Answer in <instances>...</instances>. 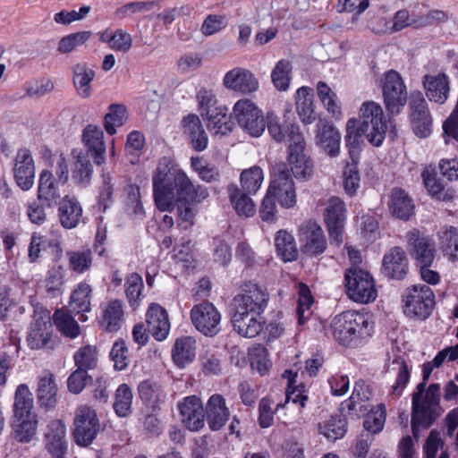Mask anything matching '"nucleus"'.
I'll list each match as a JSON object with an SVG mask.
<instances>
[{
  "mask_svg": "<svg viewBox=\"0 0 458 458\" xmlns=\"http://www.w3.org/2000/svg\"><path fill=\"white\" fill-rule=\"evenodd\" d=\"M269 300L267 291L254 283L244 285L242 292L233 299L232 323L242 336L252 338L264 329L263 313Z\"/></svg>",
  "mask_w": 458,
  "mask_h": 458,
  "instance_id": "nucleus-1",
  "label": "nucleus"
},
{
  "mask_svg": "<svg viewBox=\"0 0 458 458\" xmlns=\"http://www.w3.org/2000/svg\"><path fill=\"white\" fill-rule=\"evenodd\" d=\"M193 182L187 174L178 168L170 157H162L153 176V195L158 209H168L174 199V193L188 195L193 191Z\"/></svg>",
  "mask_w": 458,
  "mask_h": 458,
  "instance_id": "nucleus-2",
  "label": "nucleus"
},
{
  "mask_svg": "<svg viewBox=\"0 0 458 458\" xmlns=\"http://www.w3.org/2000/svg\"><path fill=\"white\" fill-rule=\"evenodd\" d=\"M387 124L381 106L376 102H365L360 108V118L350 119L346 124V141L364 135L370 144L379 147L386 137Z\"/></svg>",
  "mask_w": 458,
  "mask_h": 458,
  "instance_id": "nucleus-3",
  "label": "nucleus"
},
{
  "mask_svg": "<svg viewBox=\"0 0 458 458\" xmlns=\"http://www.w3.org/2000/svg\"><path fill=\"white\" fill-rule=\"evenodd\" d=\"M441 387L438 383L423 386L418 384L411 398V429L415 437L420 429L429 428L439 418L444 408L440 404Z\"/></svg>",
  "mask_w": 458,
  "mask_h": 458,
  "instance_id": "nucleus-4",
  "label": "nucleus"
},
{
  "mask_svg": "<svg viewBox=\"0 0 458 458\" xmlns=\"http://www.w3.org/2000/svg\"><path fill=\"white\" fill-rule=\"evenodd\" d=\"M331 327L334 338L340 344L349 346L359 338L369 335L373 323L366 314L348 310L335 316Z\"/></svg>",
  "mask_w": 458,
  "mask_h": 458,
  "instance_id": "nucleus-5",
  "label": "nucleus"
},
{
  "mask_svg": "<svg viewBox=\"0 0 458 458\" xmlns=\"http://www.w3.org/2000/svg\"><path fill=\"white\" fill-rule=\"evenodd\" d=\"M208 189L201 185H193V191L188 195L180 196L174 193V199L171 201V207L168 209H159L160 211H172L176 207L177 226L182 230H188L194 225V219L197 215V205L208 197Z\"/></svg>",
  "mask_w": 458,
  "mask_h": 458,
  "instance_id": "nucleus-6",
  "label": "nucleus"
},
{
  "mask_svg": "<svg viewBox=\"0 0 458 458\" xmlns=\"http://www.w3.org/2000/svg\"><path fill=\"white\" fill-rule=\"evenodd\" d=\"M403 303V312L407 317L425 320L435 307V294L426 284H414L404 291Z\"/></svg>",
  "mask_w": 458,
  "mask_h": 458,
  "instance_id": "nucleus-7",
  "label": "nucleus"
},
{
  "mask_svg": "<svg viewBox=\"0 0 458 458\" xmlns=\"http://www.w3.org/2000/svg\"><path fill=\"white\" fill-rule=\"evenodd\" d=\"M232 114L245 133L254 138L263 134L266 129L263 111L252 99H238L233 106Z\"/></svg>",
  "mask_w": 458,
  "mask_h": 458,
  "instance_id": "nucleus-8",
  "label": "nucleus"
},
{
  "mask_svg": "<svg viewBox=\"0 0 458 458\" xmlns=\"http://www.w3.org/2000/svg\"><path fill=\"white\" fill-rule=\"evenodd\" d=\"M346 293L356 302L369 303L377 297L374 279L371 275L356 267H352L344 274Z\"/></svg>",
  "mask_w": 458,
  "mask_h": 458,
  "instance_id": "nucleus-9",
  "label": "nucleus"
},
{
  "mask_svg": "<svg viewBox=\"0 0 458 458\" xmlns=\"http://www.w3.org/2000/svg\"><path fill=\"white\" fill-rule=\"evenodd\" d=\"M267 193L277 199L283 208H290L296 204L294 182L284 163L275 166L273 178Z\"/></svg>",
  "mask_w": 458,
  "mask_h": 458,
  "instance_id": "nucleus-10",
  "label": "nucleus"
},
{
  "mask_svg": "<svg viewBox=\"0 0 458 458\" xmlns=\"http://www.w3.org/2000/svg\"><path fill=\"white\" fill-rule=\"evenodd\" d=\"M382 94L386 110L391 114H399L407 102V89L404 81L394 70L383 76Z\"/></svg>",
  "mask_w": 458,
  "mask_h": 458,
  "instance_id": "nucleus-11",
  "label": "nucleus"
},
{
  "mask_svg": "<svg viewBox=\"0 0 458 458\" xmlns=\"http://www.w3.org/2000/svg\"><path fill=\"white\" fill-rule=\"evenodd\" d=\"M73 426L74 440L77 445L84 447L93 442L100 429L96 411L87 405H81L76 410Z\"/></svg>",
  "mask_w": 458,
  "mask_h": 458,
  "instance_id": "nucleus-12",
  "label": "nucleus"
},
{
  "mask_svg": "<svg viewBox=\"0 0 458 458\" xmlns=\"http://www.w3.org/2000/svg\"><path fill=\"white\" fill-rule=\"evenodd\" d=\"M345 213V204L340 198L332 197L327 200L324 220L331 244L340 246L344 241Z\"/></svg>",
  "mask_w": 458,
  "mask_h": 458,
  "instance_id": "nucleus-13",
  "label": "nucleus"
},
{
  "mask_svg": "<svg viewBox=\"0 0 458 458\" xmlns=\"http://www.w3.org/2000/svg\"><path fill=\"white\" fill-rule=\"evenodd\" d=\"M192 324L198 331L207 336H214L220 331L221 314L215 305L204 301L192 307Z\"/></svg>",
  "mask_w": 458,
  "mask_h": 458,
  "instance_id": "nucleus-14",
  "label": "nucleus"
},
{
  "mask_svg": "<svg viewBox=\"0 0 458 458\" xmlns=\"http://www.w3.org/2000/svg\"><path fill=\"white\" fill-rule=\"evenodd\" d=\"M301 250L310 257H317L325 252L327 241L322 227L315 221L309 220L299 228Z\"/></svg>",
  "mask_w": 458,
  "mask_h": 458,
  "instance_id": "nucleus-15",
  "label": "nucleus"
},
{
  "mask_svg": "<svg viewBox=\"0 0 458 458\" xmlns=\"http://www.w3.org/2000/svg\"><path fill=\"white\" fill-rule=\"evenodd\" d=\"M223 86L233 92L252 95L259 89V81L251 71L237 66L225 72Z\"/></svg>",
  "mask_w": 458,
  "mask_h": 458,
  "instance_id": "nucleus-16",
  "label": "nucleus"
},
{
  "mask_svg": "<svg viewBox=\"0 0 458 458\" xmlns=\"http://www.w3.org/2000/svg\"><path fill=\"white\" fill-rule=\"evenodd\" d=\"M308 396L304 394V391L300 388H290L287 389L285 394V401L284 403H278L276 404L275 411L272 408L273 402L270 398L265 397L260 400L259 405V422L261 428H268L273 424L274 412L278 411L279 408L284 407L286 403L292 402L293 403H299L301 408H304Z\"/></svg>",
  "mask_w": 458,
  "mask_h": 458,
  "instance_id": "nucleus-17",
  "label": "nucleus"
},
{
  "mask_svg": "<svg viewBox=\"0 0 458 458\" xmlns=\"http://www.w3.org/2000/svg\"><path fill=\"white\" fill-rule=\"evenodd\" d=\"M411 121L416 135L428 137L431 132L432 118L421 92L413 93L410 101Z\"/></svg>",
  "mask_w": 458,
  "mask_h": 458,
  "instance_id": "nucleus-18",
  "label": "nucleus"
},
{
  "mask_svg": "<svg viewBox=\"0 0 458 458\" xmlns=\"http://www.w3.org/2000/svg\"><path fill=\"white\" fill-rule=\"evenodd\" d=\"M177 408L182 422L191 431H199L205 425V414L202 401L197 395L186 396L179 402Z\"/></svg>",
  "mask_w": 458,
  "mask_h": 458,
  "instance_id": "nucleus-19",
  "label": "nucleus"
},
{
  "mask_svg": "<svg viewBox=\"0 0 458 458\" xmlns=\"http://www.w3.org/2000/svg\"><path fill=\"white\" fill-rule=\"evenodd\" d=\"M45 448L51 458H66L68 442L66 428L60 420H52L47 428L44 436Z\"/></svg>",
  "mask_w": 458,
  "mask_h": 458,
  "instance_id": "nucleus-20",
  "label": "nucleus"
},
{
  "mask_svg": "<svg viewBox=\"0 0 458 458\" xmlns=\"http://www.w3.org/2000/svg\"><path fill=\"white\" fill-rule=\"evenodd\" d=\"M13 175L17 185L23 191L32 188L35 179V164L29 149L18 150L14 157Z\"/></svg>",
  "mask_w": 458,
  "mask_h": 458,
  "instance_id": "nucleus-21",
  "label": "nucleus"
},
{
  "mask_svg": "<svg viewBox=\"0 0 458 458\" xmlns=\"http://www.w3.org/2000/svg\"><path fill=\"white\" fill-rule=\"evenodd\" d=\"M61 183L50 169H43L38 177V199L48 208L55 207L61 201Z\"/></svg>",
  "mask_w": 458,
  "mask_h": 458,
  "instance_id": "nucleus-22",
  "label": "nucleus"
},
{
  "mask_svg": "<svg viewBox=\"0 0 458 458\" xmlns=\"http://www.w3.org/2000/svg\"><path fill=\"white\" fill-rule=\"evenodd\" d=\"M27 344L32 350L53 348L51 324L47 316H39L31 322L27 335Z\"/></svg>",
  "mask_w": 458,
  "mask_h": 458,
  "instance_id": "nucleus-23",
  "label": "nucleus"
},
{
  "mask_svg": "<svg viewBox=\"0 0 458 458\" xmlns=\"http://www.w3.org/2000/svg\"><path fill=\"white\" fill-rule=\"evenodd\" d=\"M409 246L420 266H431L435 258V244L428 237L422 236L419 230L413 229L407 233Z\"/></svg>",
  "mask_w": 458,
  "mask_h": 458,
  "instance_id": "nucleus-24",
  "label": "nucleus"
},
{
  "mask_svg": "<svg viewBox=\"0 0 458 458\" xmlns=\"http://www.w3.org/2000/svg\"><path fill=\"white\" fill-rule=\"evenodd\" d=\"M204 414L211 430L221 429L230 417V411L224 396L219 394H212L206 403Z\"/></svg>",
  "mask_w": 458,
  "mask_h": 458,
  "instance_id": "nucleus-25",
  "label": "nucleus"
},
{
  "mask_svg": "<svg viewBox=\"0 0 458 458\" xmlns=\"http://www.w3.org/2000/svg\"><path fill=\"white\" fill-rule=\"evenodd\" d=\"M81 140L87 152L92 156L95 164H104L106 144L102 129L93 124L87 125L82 131Z\"/></svg>",
  "mask_w": 458,
  "mask_h": 458,
  "instance_id": "nucleus-26",
  "label": "nucleus"
},
{
  "mask_svg": "<svg viewBox=\"0 0 458 458\" xmlns=\"http://www.w3.org/2000/svg\"><path fill=\"white\" fill-rule=\"evenodd\" d=\"M316 140L330 157H336L339 155L341 134L330 123L320 120L317 123Z\"/></svg>",
  "mask_w": 458,
  "mask_h": 458,
  "instance_id": "nucleus-27",
  "label": "nucleus"
},
{
  "mask_svg": "<svg viewBox=\"0 0 458 458\" xmlns=\"http://www.w3.org/2000/svg\"><path fill=\"white\" fill-rule=\"evenodd\" d=\"M148 332L157 341L165 340L170 331L167 311L159 304L152 303L146 313Z\"/></svg>",
  "mask_w": 458,
  "mask_h": 458,
  "instance_id": "nucleus-28",
  "label": "nucleus"
},
{
  "mask_svg": "<svg viewBox=\"0 0 458 458\" xmlns=\"http://www.w3.org/2000/svg\"><path fill=\"white\" fill-rule=\"evenodd\" d=\"M382 271L392 279L401 280L408 272V259L401 247L392 248L385 254L382 261Z\"/></svg>",
  "mask_w": 458,
  "mask_h": 458,
  "instance_id": "nucleus-29",
  "label": "nucleus"
},
{
  "mask_svg": "<svg viewBox=\"0 0 458 458\" xmlns=\"http://www.w3.org/2000/svg\"><path fill=\"white\" fill-rule=\"evenodd\" d=\"M72 157L73 159L72 180L80 187H87L90 183L93 175V165L89 155L81 149L74 148L72 150Z\"/></svg>",
  "mask_w": 458,
  "mask_h": 458,
  "instance_id": "nucleus-30",
  "label": "nucleus"
},
{
  "mask_svg": "<svg viewBox=\"0 0 458 458\" xmlns=\"http://www.w3.org/2000/svg\"><path fill=\"white\" fill-rule=\"evenodd\" d=\"M426 96L430 101L444 104L449 96V81L445 73L427 74L423 78Z\"/></svg>",
  "mask_w": 458,
  "mask_h": 458,
  "instance_id": "nucleus-31",
  "label": "nucleus"
},
{
  "mask_svg": "<svg viewBox=\"0 0 458 458\" xmlns=\"http://www.w3.org/2000/svg\"><path fill=\"white\" fill-rule=\"evenodd\" d=\"M123 321V305L120 300H111L101 306L100 327L106 332L118 331Z\"/></svg>",
  "mask_w": 458,
  "mask_h": 458,
  "instance_id": "nucleus-32",
  "label": "nucleus"
},
{
  "mask_svg": "<svg viewBox=\"0 0 458 458\" xmlns=\"http://www.w3.org/2000/svg\"><path fill=\"white\" fill-rule=\"evenodd\" d=\"M58 203V216L62 226L66 229L75 228L82 217V208L78 199L66 195Z\"/></svg>",
  "mask_w": 458,
  "mask_h": 458,
  "instance_id": "nucleus-33",
  "label": "nucleus"
},
{
  "mask_svg": "<svg viewBox=\"0 0 458 458\" xmlns=\"http://www.w3.org/2000/svg\"><path fill=\"white\" fill-rule=\"evenodd\" d=\"M388 207L392 216L402 220L406 221L414 214L412 199L401 188L392 190Z\"/></svg>",
  "mask_w": 458,
  "mask_h": 458,
  "instance_id": "nucleus-34",
  "label": "nucleus"
},
{
  "mask_svg": "<svg viewBox=\"0 0 458 458\" xmlns=\"http://www.w3.org/2000/svg\"><path fill=\"white\" fill-rule=\"evenodd\" d=\"M96 72L86 63H78L72 67V83L76 93L82 98H88L92 94L91 81Z\"/></svg>",
  "mask_w": 458,
  "mask_h": 458,
  "instance_id": "nucleus-35",
  "label": "nucleus"
},
{
  "mask_svg": "<svg viewBox=\"0 0 458 458\" xmlns=\"http://www.w3.org/2000/svg\"><path fill=\"white\" fill-rule=\"evenodd\" d=\"M12 437L19 443H30L37 434L38 419L36 415L13 417L12 421Z\"/></svg>",
  "mask_w": 458,
  "mask_h": 458,
  "instance_id": "nucleus-36",
  "label": "nucleus"
},
{
  "mask_svg": "<svg viewBox=\"0 0 458 458\" xmlns=\"http://www.w3.org/2000/svg\"><path fill=\"white\" fill-rule=\"evenodd\" d=\"M296 112L301 121L310 124L316 120L313 89L310 87H301L295 95Z\"/></svg>",
  "mask_w": 458,
  "mask_h": 458,
  "instance_id": "nucleus-37",
  "label": "nucleus"
},
{
  "mask_svg": "<svg viewBox=\"0 0 458 458\" xmlns=\"http://www.w3.org/2000/svg\"><path fill=\"white\" fill-rule=\"evenodd\" d=\"M183 133L191 140L194 149L204 150L208 146V136L198 115L189 114L182 120Z\"/></svg>",
  "mask_w": 458,
  "mask_h": 458,
  "instance_id": "nucleus-38",
  "label": "nucleus"
},
{
  "mask_svg": "<svg viewBox=\"0 0 458 458\" xmlns=\"http://www.w3.org/2000/svg\"><path fill=\"white\" fill-rule=\"evenodd\" d=\"M421 176L428 191L433 198L442 201H451L454 199L455 190L443 184L434 170L427 168L422 172Z\"/></svg>",
  "mask_w": 458,
  "mask_h": 458,
  "instance_id": "nucleus-39",
  "label": "nucleus"
},
{
  "mask_svg": "<svg viewBox=\"0 0 458 458\" xmlns=\"http://www.w3.org/2000/svg\"><path fill=\"white\" fill-rule=\"evenodd\" d=\"M438 245L449 261H458V229L452 225L443 226L437 233Z\"/></svg>",
  "mask_w": 458,
  "mask_h": 458,
  "instance_id": "nucleus-40",
  "label": "nucleus"
},
{
  "mask_svg": "<svg viewBox=\"0 0 458 458\" xmlns=\"http://www.w3.org/2000/svg\"><path fill=\"white\" fill-rule=\"evenodd\" d=\"M57 386L54 375L44 371L38 381L37 396L41 406L53 407L56 403Z\"/></svg>",
  "mask_w": 458,
  "mask_h": 458,
  "instance_id": "nucleus-41",
  "label": "nucleus"
},
{
  "mask_svg": "<svg viewBox=\"0 0 458 458\" xmlns=\"http://www.w3.org/2000/svg\"><path fill=\"white\" fill-rule=\"evenodd\" d=\"M196 356V341L191 336H182L175 341L172 351L174 363L183 368L191 363Z\"/></svg>",
  "mask_w": 458,
  "mask_h": 458,
  "instance_id": "nucleus-42",
  "label": "nucleus"
},
{
  "mask_svg": "<svg viewBox=\"0 0 458 458\" xmlns=\"http://www.w3.org/2000/svg\"><path fill=\"white\" fill-rule=\"evenodd\" d=\"M202 117L207 121L208 129L215 135L224 136L233 130V123L225 106H219Z\"/></svg>",
  "mask_w": 458,
  "mask_h": 458,
  "instance_id": "nucleus-43",
  "label": "nucleus"
},
{
  "mask_svg": "<svg viewBox=\"0 0 458 458\" xmlns=\"http://www.w3.org/2000/svg\"><path fill=\"white\" fill-rule=\"evenodd\" d=\"M228 193L231 203L240 216L250 217L255 212V204L245 191H242L237 185L231 184L228 186Z\"/></svg>",
  "mask_w": 458,
  "mask_h": 458,
  "instance_id": "nucleus-44",
  "label": "nucleus"
},
{
  "mask_svg": "<svg viewBox=\"0 0 458 458\" xmlns=\"http://www.w3.org/2000/svg\"><path fill=\"white\" fill-rule=\"evenodd\" d=\"M138 392L142 402L153 409L165 403L166 398V394L161 386L148 380L142 381L139 385Z\"/></svg>",
  "mask_w": 458,
  "mask_h": 458,
  "instance_id": "nucleus-45",
  "label": "nucleus"
},
{
  "mask_svg": "<svg viewBox=\"0 0 458 458\" xmlns=\"http://www.w3.org/2000/svg\"><path fill=\"white\" fill-rule=\"evenodd\" d=\"M56 329L65 337L74 339L81 335V327L74 318L64 310H56L53 315Z\"/></svg>",
  "mask_w": 458,
  "mask_h": 458,
  "instance_id": "nucleus-46",
  "label": "nucleus"
},
{
  "mask_svg": "<svg viewBox=\"0 0 458 458\" xmlns=\"http://www.w3.org/2000/svg\"><path fill=\"white\" fill-rule=\"evenodd\" d=\"M92 288L86 282H81L71 295L70 307L77 312H89L91 310Z\"/></svg>",
  "mask_w": 458,
  "mask_h": 458,
  "instance_id": "nucleus-47",
  "label": "nucleus"
},
{
  "mask_svg": "<svg viewBox=\"0 0 458 458\" xmlns=\"http://www.w3.org/2000/svg\"><path fill=\"white\" fill-rule=\"evenodd\" d=\"M347 430L346 420L341 416H331L318 424V432L330 441L342 438Z\"/></svg>",
  "mask_w": 458,
  "mask_h": 458,
  "instance_id": "nucleus-48",
  "label": "nucleus"
},
{
  "mask_svg": "<svg viewBox=\"0 0 458 458\" xmlns=\"http://www.w3.org/2000/svg\"><path fill=\"white\" fill-rule=\"evenodd\" d=\"M293 65L287 59L279 60L271 72V81L279 91H287L292 80Z\"/></svg>",
  "mask_w": 458,
  "mask_h": 458,
  "instance_id": "nucleus-49",
  "label": "nucleus"
},
{
  "mask_svg": "<svg viewBox=\"0 0 458 458\" xmlns=\"http://www.w3.org/2000/svg\"><path fill=\"white\" fill-rule=\"evenodd\" d=\"M318 98L335 119L342 118L341 105L338 101L336 93L325 82L319 81L317 85Z\"/></svg>",
  "mask_w": 458,
  "mask_h": 458,
  "instance_id": "nucleus-50",
  "label": "nucleus"
},
{
  "mask_svg": "<svg viewBox=\"0 0 458 458\" xmlns=\"http://www.w3.org/2000/svg\"><path fill=\"white\" fill-rule=\"evenodd\" d=\"M287 162L296 179L308 180L312 176L313 164L305 153L288 155Z\"/></svg>",
  "mask_w": 458,
  "mask_h": 458,
  "instance_id": "nucleus-51",
  "label": "nucleus"
},
{
  "mask_svg": "<svg viewBox=\"0 0 458 458\" xmlns=\"http://www.w3.org/2000/svg\"><path fill=\"white\" fill-rule=\"evenodd\" d=\"M33 398L29 387L21 384L15 391L13 417L35 415L32 412Z\"/></svg>",
  "mask_w": 458,
  "mask_h": 458,
  "instance_id": "nucleus-52",
  "label": "nucleus"
},
{
  "mask_svg": "<svg viewBox=\"0 0 458 458\" xmlns=\"http://www.w3.org/2000/svg\"><path fill=\"white\" fill-rule=\"evenodd\" d=\"M102 42L107 43L109 47L114 51L127 53L132 45L131 35L122 29L116 30L114 33L105 31L100 36Z\"/></svg>",
  "mask_w": 458,
  "mask_h": 458,
  "instance_id": "nucleus-53",
  "label": "nucleus"
},
{
  "mask_svg": "<svg viewBox=\"0 0 458 458\" xmlns=\"http://www.w3.org/2000/svg\"><path fill=\"white\" fill-rule=\"evenodd\" d=\"M263 180L264 174L259 166L245 169L240 175L241 190L248 194H255L261 187Z\"/></svg>",
  "mask_w": 458,
  "mask_h": 458,
  "instance_id": "nucleus-54",
  "label": "nucleus"
},
{
  "mask_svg": "<svg viewBox=\"0 0 458 458\" xmlns=\"http://www.w3.org/2000/svg\"><path fill=\"white\" fill-rule=\"evenodd\" d=\"M275 244L278 255L284 261H292L298 256L294 238L286 231H279L275 239Z\"/></svg>",
  "mask_w": 458,
  "mask_h": 458,
  "instance_id": "nucleus-55",
  "label": "nucleus"
},
{
  "mask_svg": "<svg viewBox=\"0 0 458 458\" xmlns=\"http://www.w3.org/2000/svg\"><path fill=\"white\" fill-rule=\"evenodd\" d=\"M133 394L127 384L118 386L114 395V410L117 416L125 418L131 412Z\"/></svg>",
  "mask_w": 458,
  "mask_h": 458,
  "instance_id": "nucleus-56",
  "label": "nucleus"
},
{
  "mask_svg": "<svg viewBox=\"0 0 458 458\" xmlns=\"http://www.w3.org/2000/svg\"><path fill=\"white\" fill-rule=\"evenodd\" d=\"M69 268L77 274L89 270L92 265V254L89 250H71L66 252Z\"/></svg>",
  "mask_w": 458,
  "mask_h": 458,
  "instance_id": "nucleus-57",
  "label": "nucleus"
},
{
  "mask_svg": "<svg viewBox=\"0 0 458 458\" xmlns=\"http://www.w3.org/2000/svg\"><path fill=\"white\" fill-rule=\"evenodd\" d=\"M75 366L83 370L94 369L98 366V354L96 346L81 347L73 355Z\"/></svg>",
  "mask_w": 458,
  "mask_h": 458,
  "instance_id": "nucleus-58",
  "label": "nucleus"
},
{
  "mask_svg": "<svg viewBox=\"0 0 458 458\" xmlns=\"http://www.w3.org/2000/svg\"><path fill=\"white\" fill-rule=\"evenodd\" d=\"M386 418V407L383 403L377 405L365 417L363 427L366 433L377 434L382 431Z\"/></svg>",
  "mask_w": 458,
  "mask_h": 458,
  "instance_id": "nucleus-59",
  "label": "nucleus"
},
{
  "mask_svg": "<svg viewBox=\"0 0 458 458\" xmlns=\"http://www.w3.org/2000/svg\"><path fill=\"white\" fill-rule=\"evenodd\" d=\"M126 108L123 105L112 104L105 115V129L106 132L113 135L116 132V127L122 126L126 121Z\"/></svg>",
  "mask_w": 458,
  "mask_h": 458,
  "instance_id": "nucleus-60",
  "label": "nucleus"
},
{
  "mask_svg": "<svg viewBox=\"0 0 458 458\" xmlns=\"http://www.w3.org/2000/svg\"><path fill=\"white\" fill-rule=\"evenodd\" d=\"M124 286L130 306L132 309H137L144 287L142 277L137 273H131L126 277Z\"/></svg>",
  "mask_w": 458,
  "mask_h": 458,
  "instance_id": "nucleus-61",
  "label": "nucleus"
},
{
  "mask_svg": "<svg viewBox=\"0 0 458 458\" xmlns=\"http://www.w3.org/2000/svg\"><path fill=\"white\" fill-rule=\"evenodd\" d=\"M390 369L397 373L394 385L392 386V394L401 395L410 379V372L405 360L402 358L394 359L390 364Z\"/></svg>",
  "mask_w": 458,
  "mask_h": 458,
  "instance_id": "nucleus-62",
  "label": "nucleus"
},
{
  "mask_svg": "<svg viewBox=\"0 0 458 458\" xmlns=\"http://www.w3.org/2000/svg\"><path fill=\"white\" fill-rule=\"evenodd\" d=\"M91 35V31H79L64 36L58 42L57 51L60 54L71 53L76 47L86 43Z\"/></svg>",
  "mask_w": 458,
  "mask_h": 458,
  "instance_id": "nucleus-63",
  "label": "nucleus"
},
{
  "mask_svg": "<svg viewBox=\"0 0 458 458\" xmlns=\"http://www.w3.org/2000/svg\"><path fill=\"white\" fill-rule=\"evenodd\" d=\"M373 388L364 380L355 382L352 394L348 401L347 408L349 411H357L356 406L360 402H366L372 398Z\"/></svg>",
  "mask_w": 458,
  "mask_h": 458,
  "instance_id": "nucleus-64",
  "label": "nucleus"
}]
</instances>
